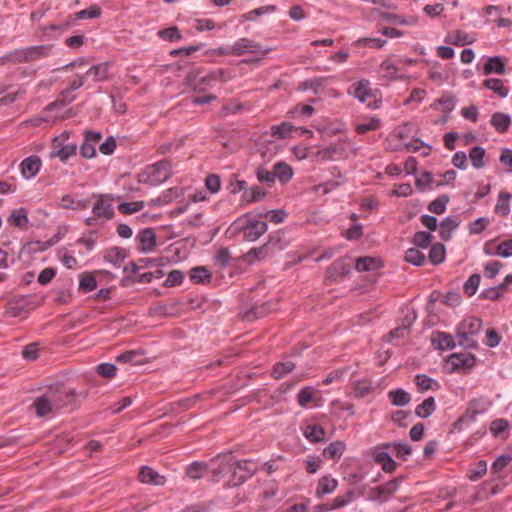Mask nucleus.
Instances as JSON below:
<instances>
[{
    "label": "nucleus",
    "mask_w": 512,
    "mask_h": 512,
    "mask_svg": "<svg viewBox=\"0 0 512 512\" xmlns=\"http://www.w3.org/2000/svg\"><path fill=\"white\" fill-rule=\"evenodd\" d=\"M48 390L51 394V400L56 411L72 405L75 401V397L80 396V394H77L74 390L65 391L61 390L58 386L50 387ZM81 396L85 398L86 394H81Z\"/></svg>",
    "instance_id": "obj_4"
},
{
    "label": "nucleus",
    "mask_w": 512,
    "mask_h": 512,
    "mask_svg": "<svg viewBox=\"0 0 512 512\" xmlns=\"http://www.w3.org/2000/svg\"><path fill=\"white\" fill-rule=\"evenodd\" d=\"M137 239L140 243V251L152 252L156 247V235L152 228H146L139 232Z\"/></svg>",
    "instance_id": "obj_12"
},
{
    "label": "nucleus",
    "mask_w": 512,
    "mask_h": 512,
    "mask_svg": "<svg viewBox=\"0 0 512 512\" xmlns=\"http://www.w3.org/2000/svg\"><path fill=\"white\" fill-rule=\"evenodd\" d=\"M352 89L353 91L351 93L362 103L367 102L369 98L373 97L370 82L366 79L354 83Z\"/></svg>",
    "instance_id": "obj_16"
},
{
    "label": "nucleus",
    "mask_w": 512,
    "mask_h": 512,
    "mask_svg": "<svg viewBox=\"0 0 512 512\" xmlns=\"http://www.w3.org/2000/svg\"><path fill=\"white\" fill-rule=\"evenodd\" d=\"M459 219L456 216L446 217L440 224V237L444 241L451 238V233L459 226Z\"/></svg>",
    "instance_id": "obj_19"
},
{
    "label": "nucleus",
    "mask_w": 512,
    "mask_h": 512,
    "mask_svg": "<svg viewBox=\"0 0 512 512\" xmlns=\"http://www.w3.org/2000/svg\"><path fill=\"white\" fill-rule=\"evenodd\" d=\"M51 47V45H38L24 48L27 56V63L34 62L48 56Z\"/></svg>",
    "instance_id": "obj_20"
},
{
    "label": "nucleus",
    "mask_w": 512,
    "mask_h": 512,
    "mask_svg": "<svg viewBox=\"0 0 512 512\" xmlns=\"http://www.w3.org/2000/svg\"><path fill=\"white\" fill-rule=\"evenodd\" d=\"M495 254L505 258L512 256V239L500 243L496 248Z\"/></svg>",
    "instance_id": "obj_64"
},
{
    "label": "nucleus",
    "mask_w": 512,
    "mask_h": 512,
    "mask_svg": "<svg viewBox=\"0 0 512 512\" xmlns=\"http://www.w3.org/2000/svg\"><path fill=\"white\" fill-rule=\"evenodd\" d=\"M275 178H278L280 182L286 183L293 176V170L291 166L285 162H278L274 165Z\"/></svg>",
    "instance_id": "obj_29"
},
{
    "label": "nucleus",
    "mask_w": 512,
    "mask_h": 512,
    "mask_svg": "<svg viewBox=\"0 0 512 512\" xmlns=\"http://www.w3.org/2000/svg\"><path fill=\"white\" fill-rule=\"evenodd\" d=\"M483 85L487 89L492 90L494 93L499 95L501 98H505L508 95L509 90L503 85V81L501 79H486L484 80Z\"/></svg>",
    "instance_id": "obj_32"
},
{
    "label": "nucleus",
    "mask_w": 512,
    "mask_h": 512,
    "mask_svg": "<svg viewBox=\"0 0 512 512\" xmlns=\"http://www.w3.org/2000/svg\"><path fill=\"white\" fill-rule=\"evenodd\" d=\"M138 478L144 484L163 485L165 483L164 476L159 475L155 470L147 466L141 468Z\"/></svg>",
    "instance_id": "obj_17"
},
{
    "label": "nucleus",
    "mask_w": 512,
    "mask_h": 512,
    "mask_svg": "<svg viewBox=\"0 0 512 512\" xmlns=\"http://www.w3.org/2000/svg\"><path fill=\"white\" fill-rule=\"evenodd\" d=\"M108 73V63H100L97 65L92 66L86 73L85 77L92 75L94 77L95 81H102L107 78Z\"/></svg>",
    "instance_id": "obj_38"
},
{
    "label": "nucleus",
    "mask_w": 512,
    "mask_h": 512,
    "mask_svg": "<svg viewBox=\"0 0 512 512\" xmlns=\"http://www.w3.org/2000/svg\"><path fill=\"white\" fill-rule=\"evenodd\" d=\"M380 127V119L377 117L370 118L368 123L358 124L355 127V131L358 134H365L369 131H375Z\"/></svg>",
    "instance_id": "obj_56"
},
{
    "label": "nucleus",
    "mask_w": 512,
    "mask_h": 512,
    "mask_svg": "<svg viewBox=\"0 0 512 512\" xmlns=\"http://www.w3.org/2000/svg\"><path fill=\"white\" fill-rule=\"evenodd\" d=\"M456 99L453 96L444 95L440 99H437L431 107L437 108L438 105L443 106V112H450L454 109Z\"/></svg>",
    "instance_id": "obj_58"
},
{
    "label": "nucleus",
    "mask_w": 512,
    "mask_h": 512,
    "mask_svg": "<svg viewBox=\"0 0 512 512\" xmlns=\"http://www.w3.org/2000/svg\"><path fill=\"white\" fill-rule=\"evenodd\" d=\"M171 164L168 160H161L151 166L140 175L139 182L159 185L171 176Z\"/></svg>",
    "instance_id": "obj_1"
},
{
    "label": "nucleus",
    "mask_w": 512,
    "mask_h": 512,
    "mask_svg": "<svg viewBox=\"0 0 512 512\" xmlns=\"http://www.w3.org/2000/svg\"><path fill=\"white\" fill-rule=\"evenodd\" d=\"M256 176L259 182L265 183L268 186H272L276 179L274 170L269 171L261 166L256 169Z\"/></svg>",
    "instance_id": "obj_52"
},
{
    "label": "nucleus",
    "mask_w": 512,
    "mask_h": 512,
    "mask_svg": "<svg viewBox=\"0 0 512 512\" xmlns=\"http://www.w3.org/2000/svg\"><path fill=\"white\" fill-rule=\"evenodd\" d=\"M415 380H416L417 387L420 391H426L429 389H437L439 387L438 383L434 379H432L424 374L416 375Z\"/></svg>",
    "instance_id": "obj_46"
},
{
    "label": "nucleus",
    "mask_w": 512,
    "mask_h": 512,
    "mask_svg": "<svg viewBox=\"0 0 512 512\" xmlns=\"http://www.w3.org/2000/svg\"><path fill=\"white\" fill-rule=\"evenodd\" d=\"M391 403L395 406H406L411 401V395L402 388H397L388 392Z\"/></svg>",
    "instance_id": "obj_25"
},
{
    "label": "nucleus",
    "mask_w": 512,
    "mask_h": 512,
    "mask_svg": "<svg viewBox=\"0 0 512 512\" xmlns=\"http://www.w3.org/2000/svg\"><path fill=\"white\" fill-rule=\"evenodd\" d=\"M41 160L38 156H30L21 162V173L26 179L34 177L41 168Z\"/></svg>",
    "instance_id": "obj_14"
},
{
    "label": "nucleus",
    "mask_w": 512,
    "mask_h": 512,
    "mask_svg": "<svg viewBox=\"0 0 512 512\" xmlns=\"http://www.w3.org/2000/svg\"><path fill=\"white\" fill-rule=\"evenodd\" d=\"M481 275L478 273L472 274L468 280L464 283L463 289L467 296H473L480 284Z\"/></svg>",
    "instance_id": "obj_47"
},
{
    "label": "nucleus",
    "mask_w": 512,
    "mask_h": 512,
    "mask_svg": "<svg viewBox=\"0 0 512 512\" xmlns=\"http://www.w3.org/2000/svg\"><path fill=\"white\" fill-rule=\"evenodd\" d=\"M126 252L120 247H111L104 251V260L115 265L120 266L126 258Z\"/></svg>",
    "instance_id": "obj_24"
},
{
    "label": "nucleus",
    "mask_w": 512,
    "mask_h": 512,
    "mask_svg": "<svg viewBox=\"0 0 512 512\" xmlns=\"http://www.w3.org/2000/svg\"><path fill=\"white\" fill-rule=\"evenodd\" d=\"M382 266L381 261L374 257H360L356 260L355 268L359 272L374 271Z\"/></svg>",
    "instance_id": "obj_23"
},
{
    "label": "nucleus",
    "mask_w": 512,
    "mask_h": 512,
    "mask_svg": "<svg viewBox=\"0 0 512 512\" xmlns=\"http://www.w3.org/2000/svg\"><path fill=\"white\" fill-rule=\"evenodd\" d=\"M372 391L371 383L367 380H358L354 384V393L358 398L367 396Z\"/></svg>",
    "instance_id": "obj_57"
},
{
    "label": "nucleus",
    "mask_w": 512,
    "mask_h": 512,
    "mask_svg": "<svg viewBox=\"0 0 512 512\" xmlns=\"http://www.w3.org/2000/svg\"><path fill=\"white\" fill-rule=\"evenodd\" d=\"M384 448H394L397 457H405L412 452L411 446L399 442H392L383 445Z\"/></svg>",
    "instance_id": "obj_61"
},
{
    "label": "nucleus",
    "mask_w": 512,
    "mask_h": 512,
    "mask_svg": "<svg viewBox=\"0 0 512 512\" xmlns=\"http://www.w3.org/2000/svg\"><path fill=\"white\" fill-rule=\"evenodd\" d=\"M79 286L84 292H91L97 287L96 278L91 274H83Z\"/></svg>",
    "instance_id": "obj_60"
},
{
    "label": "nucleus",
    "mask_w": 512,
    "mask_h": 512,
    "mask_svg": "<svg viewBox=\"0 0 512 512\" xmlns=\"http://www.w3.org/2000/svg\"><path fill=\"white\" fill-rule=\"evenodd\" d=\"M350 272V266L345 262L344 259H338L333 262L329 268V273L332 276H345Z\"/></svg>",
    "instance_id": "obj_48"
},
{
    "label": "nucleus",
    "mask_w": 512,
    "mask_h": 512,
    "mask_svg": "<svg viewBox=\"0 0 512 512\" xmlns=\"http://www.w3.org/2000/svg\"><path fill=\"white\" fill-rule=\"evenodd\" d=\"M58 138H54L53 140V150L50 152L51 158H59L62 162H66L68 158L74 156L77 151V146L75 144H66L61 147Z\"/></svg>",
    "instance_id": "obj_10"
},
{
    "label": "nucleus",
    "mask_w": 512,
    "mask_h": 512,
    "mask_svg": "<svg viewBox=\"0 0 512 512\" xmlns=\"http://www.w3.org/2000/svg\"><path fill=\"white\" fill-rule=\"evenodd\" d=\"M345 449V444L341 441L330 443L324 450L323 456L329 459H338Z\"/></svg>",
    "instance_id": "obj_35"
},
{
    "label": "nucleus",
    "mask_w": 512,
    "mask_h": 512,
    "mask_svg": "<svg viewBox=\"0 0 512 512\" xmlns=\"http://www.w3.org/2000/svg\"><path fill=\"white\" fill-rule=\"evenodd\" d=\"M323 83V78L309 79L304 82H301L298 86V89L302 91L313 90V92L317 94L319 92V89L323 86Z\"/></svg>",
    "instance_id": "obj_53"
},
{
    "label": "nucleus",
    "mask_w": 512,
    "mask_h": 512,
    "mask_svg": "<svg viewBox=\"0 0 512 512\" xmlns=\"http://www.w3.org/2000/svg\"><path fill=\"white\" fill-rule=\"evenodd\" d=\"M211 273L203 266H197L191 269L190 279L194 283H204L211 278Z\"/></svg>",
    "instance_id": "obj_45"
},
{
    "label": "nucleus",
    "mask_w": 512,
    "mask_h": 512,
    "mask_svg": "<svg viewBox=\"0 0 512 512\" xmlns=\"http://www.w3.org/2000/svg\"><path fill=\"white\" fill-rule=\"evenodd\" d=\"M457 337L459 339V344L466 349H474L477 347V342L471 337V334H468L466 331H457Z\"/></svg>",
    "instance_id": "obj_62"
},
{
    "label": "nucleus",
    "mask_w": 512,
    "mask_h": 512,
    "mask_svg": "<svg viewBox=\"0 0 512 512\" xmlns=\"http://www.w3.org/2000/svg\"><path fill=\"white\" fill-rule=\"evenodd\" d=\"M485 149L481 146H475L473 147L469 152V158L471 160V163L474 168L476 169H482L485 167L486 163L484 161L485 157Z\"/></svg>",
    "instance_id": "obj_33"
},
{
    "label": "nucleus",
    "mask_w": 512,
    "mask_h": 512,
    "mask_svg": "<svg viewBox=\"0 0 512 512\" xmlns=\"http://www.w3.org/2000/svg\"><path fill=\"white\" fill-rule=\"evenodd\" d=\"M11 226L22 228L28 223L27 211L24 208L15 209L7 218Z\"/></svg>",
    "instance_id": "obj_27"
},
{
    "label": "nucleus",
    "mask_w": 512,
    "mask_h": 512,
    "mask_svg": "<svg viewBox=\"0 0 512 512\" xmlns=\"http://www.w3.org/2000/svg\"><path fill=\"white\" fill-rule=\"evenodd\" d=\"M505 72V63L499 56L489 57L487 62L483 67V73L485 75H489L492 73H496L499 75L504 74Z\"/></svg>",
    "instance_id": "obj_21"
},
{
    "label": "nucleus",
    "mask_w": 512,
    "mask_h": 512,
    "mask_svg": "<svg viewBox=\"0 0 512 512\" xmlns=\"http://www.w3.org/2000/svg\"><path fill=\"white\" fill-rule=\"evenodd\" d=\"M74 98L75 97L72 95V91H70L67 88V89H65L61 93V97L59 99H57L56 101H54V102L50 103L49 105H47L46 110L47 111H51L55 107H63L65 105L71 103L74 100Z\"/></svg>",
    "instance_id": "obj_50"
},
{
    "label": "nucleus",
    "mask_w": 512,
    "mask_h": 512,
    "mask_svg": "<svg viewBox=\"0 0 512 512\" xmlns=\"http://www.w3.org/2000/svg\"><path fill=\"white\" fill-rule=\"evenodd\" d=\"M481 328V321L478 318H469L462 322L460 328L458 330L460 331H466L468 334L473 335L474 333L478 332Z\"/></svg>",
    "instance_id": "obj_55"
},
{
    "label": "nucleus",
    "mask_w": 512,
    "mask_h": 512,
    "mask_svg": "<svg viewBox=\"0 0 512 512\" xmlns=\"http://www.w3.org/2000/svg\"><path fill=\"white\" fill-rule=\"evenodd\" d=\"M236 465L239 467L240 475L237 480L232 483L233 486L241 485L246 479L251 477L256 472V466L253 465L250 461L236 460Z\"/></svg>",
    "instance_id": "obj_18"
},
{
    "label": "nucleus",
    "mask_w": 512,
    "mask_h": 512,
    "mask_svg": "<svg viewBox=\"0 0 512 512\" xmlns=\"http://www.w3.org/2000/svg\"><path fill=\"white\" fill-rule=\"evenodd\" d=\"M402 480V477H396L384 485L371 488L369 500L379 503L387 501L397 491Z\"/></svg>",
    "instance_id": "obj_2"
},
{
    "label": "nucleus",
    "mask_w": 512,
    "mask_h": 512,
    "mask_svg": "<svg viewBox=\"0 0 512 512\" xmlns=\"http://www.w3.org/2000/svg\"><path fill=\"white\" fill-rule=\"evenodd\" d=\"M445 246L442 243H435L429 251V260L432 264L438 265L445 260Z\"/></svg>",
    "instance_id": "obj_34"
},
{
    "label": "nucleus",
    "mask_w": 512,
    "mask_h": 512,
    "mask_svg": "<svg viewBox=\"0 0 512 512\" xmlns=\"http://www.w3.org/2000/svg\"><path fill=\"white\" fill-rule=\"evenodd\" d=\"M295 367L296 365L292 361L278 362L274 365L272 374L275 379H280L292 372Z\"/></svg>",
    "instance_id": "obj_37"
},
{
    "label": "nucleus",
    "mask_w": 512,
    "mask_h": 512,
    "mask_svg": "<svg viewBox=\"0 0 512 512\" xmlns=\"http://www.w3.org/2000/svg\"><path fill=\"white\" fill-rule=\"evenodd\" d=\"M208 469V464L204 462H194L187 468V476L193 480L200 479L204 472H206Z\"/></svg>",
    "instance_id": "obj_40"
},
{
    "label": "nucleus",
    "mask_w": 512,
    "mask_h": 512,
    "mask_svg": "<svg viewBox=\"0 0 512 512\" xmlns=\"http://www.w3.org/2000/svg\"><path fill=\"white\" fill-rule=\"evenodd\" d=\"M212 464H217V467L211 469L213 480L218 482L224 475L230 474V470L236 465V460L231 453L218 454L211 459Z\"/></svg>",
    "instance_id": "obj_3"
},
{
    "label": "nucleus",
    "mask_w": 512,
    "mask_h": 512,
    "mask_svg": "<svg viewBox=\"0 0 512 512\" xmlns=\"http://www.w3.org/2000/svg\"><path fill=\"white\" fill-rule=\"evenodd\" d=\"M268 245H263L261 247L252 248L246 255L245 258L248 262H252L254 259L261 260L265 258L268 254Z\"/></svg>",
    "instance_id": "obj_59"
},
{
    "label": "nucleus",
    "mask_w": 512,
    "mask_h": 512,
    "mask_svg": "<svg viewBox=\"0 0 512 512\" xmlns=\"http://www.w3.org/2000/svg\"><path fill=\"white\" fill-rule=\"evenodd\" d=\"M234 55L241 56L245 53H259L262 52L263 55L269 53L270 49H261V45L251 39L248 38H240L233 44Z\"/></svg>",
    "instance_id": "obj_6"
},
{
    "label": "nucleus",
    "mask_w": 512,
    "mask_h": 512,
    "mask_svg": "<svg viewBox=\"0 0 512 512\" xmlns=\"http://www.w3.org/2000/svg\"><path fill=\"white\" fill-rule=\"evenodd\" d=\"M294 127L289 122H282L280 125H274L270 128L271 135L278 139L286 138L292 131Z\"/></svg>",
    "instance_id": "obj_44"
},
{
    "label": "nucleus",
    "mask_w": 512,
    "mask_h": 512,
    "mask_svg": "<svg viewBox=\"0 0 512 512\" xmlns=\"http://www.w3.org/2000/svg\"><path fill=\"white\" fill-rule=\"evenodd\" d=\"M267 230L266 222L250 219L242 228L243 238L246 241H256Z\"/></svg>",
    "instance_id": "obj_5"
},
{
    "label": "nucleus",
    "mask_w": 512,
    "mask_h": 512,
    "mask_svg": "<svg viewBox=\"0 0 512 512\" xmlns=\"http://www.w3.org/2000/svg\"><path fill=\"white\" fill-rule=\"evenodd\" d=\"M445 42L456 46H462L471 43V41L468 40L467 34L462 31H455L448 34L445 38Z\"/></svg>",
    "instance_id": "obj_51"
},
{
    "label": "nucleus",
    "mask_w": 512,
    "mask_h": 512,
    "mask_svg": "<svg viewBox=\"0 0 512 512\" xmlns=\"http://www.w3.org/2000/svg\"><path fill=\"white\" fill-rule=\"evenodd\" d=\"M431 342L438 350H448L455 347V341L451 334L442 331H434L431 335Z\"/></svg>",
    "instance_id": "obj_13"
},
{
    "label": "nucleus",
    "mask_w": 512,
    "mask_h": 512,
    "mask_svg": "<svg viewBox=\"0 0 512 512\" xmlns=\"http://www.w3.org/2000/svg\"><path fill=\"white\" fill-rule=\"evenodd\" d=\"M510 428L509 422L506 419H496L490 425V432L495 437H503V434Z\"/></svg>",
    "instance_id": "obj_49"
},
{
    "label": "nucleus",
    "mask_w": 512,
    "mask_h": 512,
    "mask_svg": "<svg viewBox=\"0 0 512 512\" xmlns=\"http://www.w3.org/2000/svg\"><path fill=\"white\" fill-rule=\"evenodd\" d=\"M305 437L311 442H321L325 437V430L319 425H309L304 431Z\"/></svg>",
    "instance_id": "obj_36"
},
{
    "label": "nucleus",
    "mask_w": 512,
    "mask_h": 512,
    "mask_svg": "<svg viewBox=\"0 0 512 512\" xmlns=\"http://www.w3.org/2000/svg\"><path fill=\"white\" fill-rule=\"evenodd\" d=\"M433 235L426 231H418L412 238V243L419 248L426 249L430 246Z\"/></svg>",
    "instance_id": "obj_39"
},
{
    "label": "nucleus",
    "mask_w": 512,
    "mask_h": 512,
    "mask_svg": "<svg viewBox=\"0 0 512 512\" xmlns=\"http://www.w3.org/2000/svg\"><path fill=\"white\" fill-rule=\"evenodd\" d=\"M434 397H428L415 408V414L420 418H428L435 411Z\"/></svg>",
    "instance_id": "obj_31"
},
{
    "label": "nucleus",
    "mask_w": 512,
    "mask_h": 512,
    "mask_svg": "<svg viewBox=\"0 0 512 512\" xmlns=\"http://www.w3.org/2000/svg\"><path fill=\"white\" fill-rule=\"evenodd\" d=\"M512 194L506 191H501L498 195L497 204L495 206V212L503 216H507L510 213V200Z\"/></svg>",
    "instance_id": "obj_28"
},
{
    "label": "nucleus",
    "mask_w": 512,
    "mask_h": 512,
    "mask_svg": "<svg viewBox=\"0 0 512 512\" xmlns=\"http://www.w3.org/2000/svg\"><path fill=\"white\" fill-rule=\"evenodd\" d=\"M405 261L415 266H422L425 263V256L416 248H409L405 252Z\"/></svg>",
    "instance_id": "obj_43"
},
{
    "label": "nucleus",
    "mask_w": 512,
    "mask_h": 512,
    "mask_svg": "<svg viewBox=\"0 0 512 512\" xmlns=\"http://www.w3.org/2000/svg\"><path fill=\"white\" fill-rule=\"evenodd\" d=\"M344 142L345 140H340L335 144L320 149L317 151L316 155L322 157L324 160H332L335 156H344L346 153Z\"/></svg>",
    "instance_id": "obj_15"
},
{
    "label": "nucleus",
    "mask_w": 512,
    "mask_h": 512,
    "mask_svg": "<svg viewBox=\"0 0 512 512\" xmlns=\"http://www.w3.org/2000/svg\"><path fill=\"white\" fill-rule=\"evenodd\" d=\"M270 304L264 303L261 306L253 307L242 314V318L246 321H254L267 315Z\"/></svg>",
    "instance_id": "obj_30"
},
{
    "label": "nucleus",
    "mask_w": 512,
    "mask_h": 512,
    "mask_svg": "<svg viewBox=\"0 0 512 512\" xmlns=\"http://www.w3.org/2000/svg\"><path fill=\"white\" fill-rule=\"evenodd\" d=\"M266 193L260 189L258 186H253L249 191H245L243 194V199L248 202H257L262 200L265 197Z\"/></svg>",
    "instance_id": "obj_54"
},
{
    "label": "nucleus",
    "mask_w": 512,
    "mask_h": 512,
    "mask_svg": "<svg viewBox=\"0 0 512 512\" xmlns=\"http://www.w3.org/2000/svg\"><path fill=\"white\" fill-rule=\"evenodd\" d=\"M158 35L167 41H175L181 39V34L176 26H172L158 32Z\"/></svg>",
    "instance_id": "obj_63"
},
{
    "label": "nucleus",
    "mask_w": 512,
    "mask_h": 512,
    "mask_svg": "<svg viewBox=\"0 0 512 512\" xmlns=\"http://www.w3.org/2000/svg\"><path fill=\"white\" fill-rule=\"evenodd\" d=\"M448 362L453 370L460 368L470 369L475 365L476 357L471 353H454L449 356Z\"/></svg>",
    "instance_id": "obj_11"
},
{
    "label": "nucleus",
    "mask_w": 512,
    "mask_h": 512,
    "mask_svg": "<svg viewBox=\"0 0 512 512\" xmlns=\"http://www.w3.org/2000/svg\"><path fill=\"white\" fill-rule=\"evenodd\" d=\"M338 482L335 478H331L330 476H323L318 481V486L316 490V496L322 497L325 494L332 493L337 488Z\"/></svg>",
    "instance_id": "obj_22"
},
{
    "label": "nucleus",
    "mask_w": 512,
    "mask_h": 512,
    "mask_svg": "<svg viewBox=\"0 0 512 512\" xmlns=\"http://www.w3.org/2000/svg\"><path fill=\"white\" fill-rule=\"evenodd\" d=\"M449 200L448 195H441L429 203L428 210L435 214H442L445 212Z\"/></svg>",
    "instance_id": "obj_42"
},
{
    "label": "nucleus",
    "mask_w": 512,
    "mask_h": 512,
    "mask_svg": "<svg viewBox=\"0 0 512 512\" xmlns=\"http://www.w3.org/2000/svg\"><path fill=\"white\" fill-rule=\"evenodd\" d=\"M198 74L197 73H190L187 76V81L190 85H194L195 88H198L201 84H209L211 81H223L226 82L228 78L226 77V71L224 69H218L216 71H212L209 74H207L204 77H201L198 81V83L194 84L193 82L196 81Z\"/></svg>",
    "instance_id": "obj_8"
},
{
    "label": "nucleus",
    "mask_w": 512,
    "mask_h": 512,
    "mask_svg": "<svg viewBox=\"0 0 512 512\" xmlns=\"http://www.w3.org/2000/svg\"><path fill=\"white\" fill-rule=\"evenodd\" d=\"M92 212L97 218H103L105 220L112 219L114 210L111 204V197L107 194L100 195L92 208Z\"/></svg>",
    "instance_id": "obj_7"
},
{
    "label": "nucleus",
    "mask_w": 512,
    "mask_h": 512,
    "mask_svg": "<svg viewBox=\"0 0 512 512\" xmlns=\"http://www.w3.org/2000/svg\"><path fill=\"white\" fill-rule=\"evenodd\" d=\"M145 207L144 201L122 202L118 205V211L129 215L141 211Z\"/></svg>",
    "instance_id": "obj_41"
},
{
    "label": "nucleus",
    "mask_w": 512,
    "mask_h": 512,
    "mask_svg": "<svg viewBox=\"0 0 512 512\" xmlns=\"http://www.w3.org/2000/svg\"><path fill=\"white\" fill-rule=\"evenodd\" d=\"M32 407H34L35 413L38 417H44L48 413L56 411L51 400L49 390H47L43 395L37 397L32 404Z\"/></svg>",
    "instance_id": "obj_9"
},
{
    "label": "nucleus",
    "mask_w": 512,
    "mask_h": 512,
    "mask_svg": "<svg viewBox=\"0 0 512 512\" xmlns=\"http://www.w3.org/2000/svg\"><path fill=\"white\" fill-rule=\"evenodd\" d=\"M511 118L508 114L496 112L492 115L491 124L499 133H504L509 129Z\"/></svg>",
    "instance_id": "obj_26"
}]
</instances>
